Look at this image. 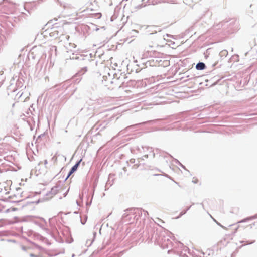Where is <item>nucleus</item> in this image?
Wrapping results in <instances>:
<instances>
[{
	"mask_svg": "<svg viewBox=\"0 0 257 257\" xmlns=\"http://www.w3.org/2000/svg\"><path fill=\"white\" fill-rule=\"evenodd\" d=\"M30 256H31V257H39V256L35 255H34V254H30Z\"/></svg>",
	"mask_w": 257,
	"mask_h": 257,
	"instance_id": "nucleus-6",
	"label": "nucleus"
},
{
	"mask_svg": "<svg viewBox=\"0 0 257 257\" xmlns=\"http://www.w3.org/2000/svg\"><path fill=\"white\" fill-rule=\"evenodd\" d=\"M255 218H257V214L253 215V216H250L249 217H248L246 219H244L241 221H240L239 222V223H242V222H246L248 220H252V219H255Z\"/></svg>",
	"mask_w": 257,
	"mask_h": 257,
	"instance_id": "nucleus-3",
	"label": "nucleus"
},
{
	"mask_svg": "<svg viewBox=\"0 0 257 257\" xmlns=\"http://www.w3.org/2000/svg\"><path fill=\"white\" fill-rule=\"evenodd\" d=\"M104 85L105 86H106V87H108V85L107 84H106V83H104Z\"/></svg>",
	"mask_w": 257,
	"mask_h": 257,
	"instance_id": "nucleus-7",
	"label": "nucleus"
},
{
	"mask_svg": "<svg viewBox=\"0 0 257 257\" xmlns=\"http://www.w3.org/2000/svg\"><path fill=\"white\" fill-rule=\"evenodd\" d=\"M205 65L203 63L200 62L198 63L196 66V68L198 70H203L205 68Z\"/></svg>",
	"mask_w": 257,
	"mask_h": 257,
	"instance_id": "nucleus-2",
	"label": "nucleus"
},
{
	"mask_svg": "<svg viewBox=\"0 0 257 257\" xmlns=\"http://www.w3.org/2000/svg\"><path fill=\"white\" fill-rule=\"evenodd\" d=\"M185 212L181 213V215H182V214H185Z\"/></svg>",
	"mask_w": 257,
	"mask_h": 257,
	"instance_id": "nucleus-8",
	"label": "nucleus"
},
{
	"mask_svg": "<svg viewBox=\"0 0 257 257\" xmlns=\"http://www.w3.org/2000/svg\"><path fill=\"white\" fill-rule=\"evenodd\" d=\"M105 78H106V76H104V77H103V79H105Z\"/></svg>",
	"mask_w": 257,
	"mask_h": 257,
	"instance_id": "nucleus-9",
	"label": "nucleus"
},
{
	"mask_svg": "<svg viewBox=\"0 0 257 257\" xmlns=\"http://www.w3.org/2000/svg\"><path fill=\"white\" fill-rule=\"evenodd\" d=\"M80 161L77 162L71 169L70 171L69 172L68 175L66 179L68 178V177L72 174L75 171L77 170L79 164H80Z\"/></svg>",
	"mask_w": 257,
	"mask_h": 257,
	"instance_id": "nucleus-1",
	"label": "nucleus"
},
{
	"mask_svg": "<svg viewBox=\"0 0 257 257\" xmlns=\"http://www.w3.org/2000/svg\"><path fill=\"white\" fill-rule=\"evenodd\" d=\"M192 182L194 183H197L198 182V180L197 178H193Z\"/></svg>",
	"mask_w": 257,
	"mask_h": 257,
	"instance_id": "nucleus-5",
	"label": "nucleus"
},
{
	"mask_svg": "<svg viewBox=\"0 0 257 257\" xmlns=\"http://www.w3.org/2000/svg\"><path fill=\"white\" fill-rule=\"evenodd\" d=\"M94 15H95V16L98 18H99L101 17V14L100 13H97L94 14Z\"/></svg>",
	"mask_w": 257,
	"mask_h": 257,
	"instance_id": "nucleus-4",
	"label": "nucleus"
}]
</instances>
